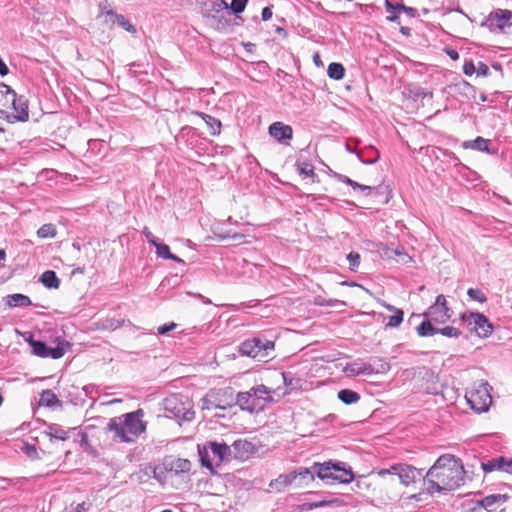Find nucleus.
Returning <instances> with one entry per match:
<instances>
[{"instance_id":"nucleus-1","label":"nucleus","mask_w":512,"mask_h":512,"mask_svg":"<svg viewBox=\"0 0 512 512\" xmlns=\"http://www.w3.org/2000/svg\"><path fill=\"white\" fill-rule=\"evenodd\" d=\"M142 409L113 417L107 424V431L113 434L114 441L130 443L146 430Z\"/></svg>"},{"instance_id":"nucleus-2","label":"nucleus","mask_w":512,"mask_h":512,"mask_svg":"<svg viewBox=\"0 0 512 512\" xmlns=\"http://www.w3.org/2000/svg\"><path fill=\"white\" fill-rule=\"evenodd\" d=\"M464 474L461 461L451 454L440 456L428 470V475L440 480V483L449 491L464 483Z\"/></svg>"},{"instance_id":"nucleus-3","label":"nucleus","mask_w":512,"mask_h":512,"mask_svg":"<svg viewBox=\"0 0 512 512\" xmlns=\"http://www.w3.org/2000/svg\"><path fill=\"white\" fill-rule=\"evenodd\" d=\"M2 117L8 123L26 122L29 120V101L24 95H18L11 86L2 82Z\"/></svg>"},{"instance_id":"nucleus-4","label":"nucleus","mask_w":512,"mask_h":512,"mask_svg":"<svg viewBox=\"0 0 512 512\" xmlns=\"http://www.w3.org/2000/svg\"><path fill=\"white\" fill-rule=\"evenodd\" d=\"M314 472L326 484H334L335 482L348 484L354 480V473L351 467L341 461L315 462Z\"/></svg>"},{"instance_id":"nucleus-5","label":"nucleus","mask_w":512,"mask_h":512,"mask_svg":"<svg viewBox=\"0 0 512 512\" xmlns=\"http://www.w3.org/2000/svg\"><path fill=\"white\" fill-rule=\"evenodd\" d=\"M200 463L210 472H214L213 461L217 466L224 462H230V446L223 441H207L203 445H197Z\"/></svg>"},{"instance_id":"nucleus-6","label":"nucleus","mask_w":512,"mask_h":512,"mask_svg":"<svg viewBox=\"0 0 512 512\" xmlns=\"http://www.w3.org/2000/svg\"><path fill=\"white\" fill-rule=\"evenodd\" d=\"M164 410L168 418L178 422L192 421L195 417L192 402L182 394H172L164 399Z\"/></svg>"},{"instance_id":"nucleus-7","label":"nucleus","mask_w":512,"mask_h":512,"mask_svg":"<svg viewBox=\"0 0 512 512\" xmlns=\"http://www.w3.org/2000/svg\"><path fill=\"white\" fill-rule=\"evenodd\" d=\"M372 473L383 479H386L388 476H397L400 483L404 486H409L415 483L417 478L423 477L422 469H418L406 463H396L389 468L374 469Z\"/></svg>"},{"instance_id":"nucleus-8","label":"nucleus","mask_w":512,"mask_h":512,"mask_svg":"<svg viewBox=\"0 0 512 512\" xmlns=\"http://www.w3.org/2000/svg\"><path fill=\"white\" fill-rule=\"evenodd\" d=\"M274 342L265 337L256 336L246 339L239 346V352L243 356L251 357L259 362L265 361L274 351Z\"/></svg>"},{"instance_id":"nucleus-9","label":"nucleus","mask_w":512,"mask_h":512,"mask_svg":"<svg viewBox=\"0 0 512 512\" xmlns=\"http://www.w3.org/2000/svg\"><path fill=\"white\" fill-rule=\"evenodd\" d=\"M453 311L447 306V301L444 295H438L435 302L427 308L422 314L413 313L410 320L414 317H424L423 321H428L431 325L444 324L452 316Z\"/></svg>"},{"instance_id":"nucleus-10","label":"nucleus","mask_w":512,"mask_h":512,"mask_svg":"<svg viewBox=\"0 0 512 512\" xmlns=\"http://www.w3.org/2000/svg\"><path fill=\"white\" fill-rule=\"evenodd\" d=\"M26 341L30 346L31 353L40 358L60 359L70 347V343L65 340H59L57 346L51 347L44 341L34 339L33 335H30Z\"/></svg>"},{"instance_id":"nucleus-11","label":"nucleus","mask_w":512,"mask_h":512,"mask_svg":"<svg viewBox=\"0 0 512 512\" xmlns=\"http://www.w3.org/2000/svg\"><path fill=\"white\" fill-rule=\"evenodd\" d=\"M491 386L485 382L478 389L468 392L465 396L470 408L478 413L486 412L492 402Z\"/></svg>"},{"instance_id":"nucleus-12","label":"nucleus","mask_w":512,"mask_h":512,"mask_svg":"<svg viewBox=\"0 0 512 512\" xmlns=\"http://www.w3.org/2000/svg\"><path fill=\"white\" fill-rule=\"evenodd\" d=\"M482 25L487 26L491 31L498 29L504 31L512 26V11L508 9L493 10Z\"/></svg>"},{"instance_id":"nucleus-13","label":"nucleus","mask_w":512,"mask_h":512,"mask_svg":"<svg viewBox=\"0 0 512 512\" xmlns=\"http://www.w3.org/2000/svg\"><path fill=\"white\" fill-rule=\"evenodd\" d=\"M416 332L419 337H430L435 334H441L449 338H458L461 335V331L458 328L452 326L437 328L435 325H431L428 321H422L416 327Z\"/></svg>"},{"instance_id":"nucleus-14","label":"nucleus","mask_w":512,"mask_h":512,"mask_svg":"<svg viewBox=\"0 0 512 512\" xmlns=\"http://www.w3.org/2000/svg\"><path fill=\"white\" fill-rule=\"evenodd\" d=\"M468 326H471L470 330L482 338L489 337L493 331L492 323L484 314L479 312L470 313L468 316Z\"/></svg>"},{"instance_id":"nucleus-15","label":"nucleus","mask_w":512,"mask_h":512,"mask_svg":"<svg viewBox=\"0 0 512 512\" xmlns=\"http://www.w3.org/2000/svg\"><path fill=\"white\" fill-rule=\"evenodd\" d=\"M508 500L509 496L507 494H491L486 497H483L482 499L475 500V507L473 508V511L476 510L477 507H480L488 512H496Z\"/></svg>"},{"instance_id":"nucleus-16","label":"nucleus","mask_w":512,"mask_h":512,"mask_svg":"<svg viewBox=\"0 0 512 512\" xmlns=\"http://www.w3.org/2000/svg\"><path fill=\"white\" fill-rule=\"evenodd\" d=\"M481 468L485 473L501 471L512 474V458L498 456L481 462Z\"/></svg>"},{"instance_id":"nucleus-17","label":"nucleus","mask_w":512,"mask_h":512,"mask_svg":"<svg viewBox=\"0 0 512 512\" xmlns=\"http://www.w3.org/2000/svg\"><path fill=\"white\" fill-rule=\"evenodd\" d=\"M230 451L231 460H247L255 452V446L250 441L238 439L230 446Z\"/></svg>"},{"instance_id":"nucleus-18","label":"nucleus","mask_w":512,"mask_h":512,"mask_svg":"<svg viewBox=\"0 0 512 512\" xmlns=\"http://www.w3.org/2000/svg\"><path fill=\"white\" fill-rule=\"evenodd\" d=\"M248 413H258L264 410V405H258L251 391L238 392L235 396V406Z\"/></svg>"},{"instance_id":"nucleus-19","label":"nucleus","mask_w":512,"mask_h":512,"mask_svg":"<svg viewBox=\"0 0 512 512\" xmlns=\"http://www.w3.org/2000/svg\"><path fill=\"white\" fill-rule=\"evenodd\" d=\"M269 134L279 143L288 144L293 137V129L291 126L282 122H274L269 126Z\"/></svg>"},{"instance_id":"nucleus-20","label":"nucleus","mask_w":512,"mask_h":512,"mask_svg":"<svg viewBox=\"0 0 512 512\" xmlns=\"http://www.w3.org/2000/svg\"><path fill=\"white\" fill-rule=\"evenodd\" d=\"M491 140L483 138L481 136L476 137L473 140L464 141L462 147L464 149H471L475 151L485 152L490 155L497 153L496 149H491Z\"/></svg>"},{"instance_id":"nucleus-21","label":"nucleus","mask_w":512,"mask_h":512,"mask_svg":"<svg viewBox=\"0 0 512 512\" xmlns=\"http://www.w3.org/2000/svg\"><path fill=\"white\" fill-rule=\"evenodd\" d=\"M249 391L252 392V396L258 405H266L267 403H273L274 390H271L264 384L253 386Z\"/></svg>"},{"instance_id":"nucleus-22","label":"nucleus","mask_w":512,"mask_h":512,"mask_svg":"<svg viewBox=\"0 0 512 512\" xmlns=\"http://www.w3.org/2000/svg\"><path fill=\"white\" fill-rule=\"evenodd\" d=\"M213 406L220 410H227L235 406V397L232 388L220 389L217 393Z\"/></svg>"},{"instance_id":"nucleus-23","label":"nucleus","mask_w":512,"mask_h":512,"mask_svg":"<svg viewBox=\"0 0 512 512\" xmlns=\"http://www.w3.org/2000/svg\"><path fill=\"white\" fill-rule=\"evenodd\" d=\"M344 371L348 375L352 376L371 375L374 373V368L372 367L371 364L358 360L347 364L344 368Z\"/></svg>"},{"instance_id":"nucleus-24","label":"nucleus","mask_w":512,"mask_h":512,"mask_svg":"<svg viewBox=\"0 0 512 512\" xmlns=\"http://www.w3.org/2000/svg\"><path fill=\"white\" fill-rule=\"evenodd\" d=\"M294 474L296 477V485L298 487H301L303 485H308L309 483L313 482L315 479V472H314V464L311 468L307 467H298L294 470Z\"/></svg>"},{"instance_id":"nucleus-25","label":"nucleus","mask_w":512,"mask_h":512,"mask_svg":"<svg viewBox=\"0 0 512 512\" xmlns=\"http://www.w3.org/2000/svg\"><path fill=\"white\" fill-rule=\"evenodd\" d=\"M192 114L200 117L205 122L212 136L220 134L222 124L219 119L199 111H193Z\"/></svg>"},{"instance_id":"nucleus-26","label":"nucleus","mask_w":512,"mask_h":512,"mask_svg":"<svg viewBox=\"0 0 512 512\" xmlns=\"http://www.w3.org/2000/svg\"><path fill=\"white\" fill-rule=\"evenodd\" d=\"M106 15L109 17L110 21L113 23H117L119 26H121L124 30H126L129 33L135 34L137 32L136 27L129 22L122 14H117L112 9L108 10L106 12Z\"/></svg>"},{"instance_id":"nucleus-27","label":"nucleus","mask_w":512,"mask_h":512,"mask_svg":"<svg viewBox=\"0 0 512 512\" xmlns=\"http://www.w3.org/2000/svg\"><path fill=\"white\" fill-rule=\"evenodd\" d=\"M296 482L294 471H292L288 474H281L278 478L272 480L269 486L277 491H281L287 486L296 484Z\"/></svg>"},{"instance_id":"nucleus-28","label":"nucleus","mask_w":512,"mask_h":512,"mask_svg":"<svg viewBox=\"0 0 512 512\" xmlns=\"http://www.w3.org/2000/svg\"><path fill=\"white\" fill-rule=\"evenodd\" d=\"M4 300H5V304L10 308L27 307L32 304L31 299L28 296H26L24 294H20V293L7 295L4 298Z\"/></svg>"},{"instance_id":"nucleus-29","label":"nucleus","mask_w":512,"mask_h":512,"mask_svg":"<svg viewBox=\"0 0 512 512\" xmlns=\"http://www.w3.org/2000/svg\"><path fill=\"white\" fill-rule=\"evenodd\" d=\"M422 478L424 481L425 490H426L427 494L434 495L435 493H441V492L447 491L446 487L440 483V480H438L437 478H434V477H430L428 475V471L426 472L425 475H423Z\"/></svg>"},{"instance_id":"nucleus-30","label":"nucleus","mask_w":512,"mask_h":512,"mask_svg":"<svg viewBox=\"0 0 512 512\" xmlns=\"http://www.w3.org/2000/svg\"><path fill=\"white\" fill-rule=\"evenodd\" d=\"M357 157L363 164L371 165L379 160L380 155L375 147L368 146L365 149L359 151V153H357Z\"/></svg>"},{"instance_id":"nucleus-31","label":"nucleus","mask_w":512,"mask_h":512,"mask_svg":"<svg viewBox=\"0 0 512 512\" xmlns=\"http://www.w3.org/2000/svg\"><path fill=\"white\" fill-rule=\"evenodd\" d=\"M384 6L386 11L398 10V12H404L407 16L411 18H416L419 16L418 10L414 7H409L400 3H393L390 0L384 1Z\"/></svg>"},{"instance_id":"nucleus-32","label":"nucleus","mask_w":512,"mask_h":512,"mask_svg":"<svg viewBox=\"0 0 512 512\" xmlns=\"http://www.w3.org/2000/svg\"><path fill=\"white\" fill-rule=\"evenodd\" d=\"M45 434L50 437L51 441L53 439L65 441L69 438L68 431L61 425L55 423L47 425Z\"/></svg>"},{"instance_id":"nucleus-33","label":"nucleus","mask_w":512,"mask_h":512,"mask_svg":"<svg viewBox=\"0 0 512 512\" xmlns=\"http://www.w3.org/2000/svg\"><path fill=\"white\" fill-rule=\"evenodd\" d=\"M168 470L175 474L188 473L191 470L192 463L188 459L177 458L168 464Z\"/></svg>"},{"instance_id":"nucleus-34","label":"nucleus","mask_w":512,"mask_h":512,"mask_svg":"<svg viewBox=\"0 0 512 512\" xmlns=\"http://www.w3.org/2000/svg\"><path fill=\"white\" fill-rule=\"evenodd\" d=\"M39 404L45 407L61 406L62 402L58 399L57 395L50 389L43 390L40 394Z\"/></svg>"},{"instance_id":"nucleus-35","label":"nucleus","mask_w":512,"mask_h":512,"mask_svg":"<svg viewBox=\"0 0 512 512\" xmlns=\"http://www.w3.org/2000/svg\"><path fill=\"white\" fill-rule=\"evenodd\" d=\"M39 281L48 289H58L60 286V279L53 270H47L42 273Z\"/></svg>"},{"instance_id":"nucleus-36","label":"nucleus","mask_w":512,"mask_h":512,"mask_svg":"<svg viewBox=\"0 0 512 512\" xmlns=\"http://www.w3.org/2000/svg\"><path fill=\"white\" fill-rule=\"evenodd\" d=\"M344 504V501L340 498H336V497H331V498H325V499H322L320 501H317V502H312V503H305L304 504V507L307 509V510H312V509H315V508H320V507H326V506H342Z\"/></svg>"},{"instance_id":"nucleus-37","label":"nucleus","mask_w":512,"mask_h":512,"mask_svg":"<svg viewBox=\"0 0 512 512\" xmlns=\"http://www.w3.org/2000/svg\"><path fill=\"white\" fill-rule=\"evenodd\" d=\"M338 399L346 404L352 405L357 403L360 400V394L351 389H342L337 394Z\"/></svg>"},{"instance_id":"nucleus-38","label":"nucleus","mask_w":512,"mask_h":512,"mask_svg":"<svg viewBox=\"0 0 512 512\" xmlns=\"http://www.w3.org/2000/svg\"><path fill=\"white\" fill-rule=\"evenodd\" d=\"M386 308L388 310L394 312V314L388 318V322L386 323V326L390 327V328L398 327L403 321L404 312L401 309L396 308L392 305H387Z\"/></svg>"},{"instance_id":"nucleus-39","label":"nucleus","mask_w":512,"mask_h":512,"mask_svg":"<svg viewBox=\"0 0 512 512\" xmlns=\"http://www.w3.org/2000/svg\"><path fill=\"white\" fill-rule=\"evenodd\" d=\"M204 9L206 15L209 16L211 12L219 13L223 9H228V4L225 0H209L204 3Z\"/></svg>"},{"instance_id":"nucleus-40","label":"nucleus","mask_w":512,"mask_h":512,"mask_svg":"<svg viewBox=\"0 0 512 512\" xmlns=\"http://www.w3.org/2000/svg\"><path fill=\"white\" fill-rule=\"evenodd\" d=\"M327 74L331 79L341 80L345 75V68L341 63L332 62L328 66Z\"/></svg>"},{"instance_id":"nucleus-41","label":"nucleus","mask_w":512,"mask_h":512,"mask_svg":"<svg viewBox=\"0 0 512 512\" xmlns=\"http://www.w3.org/2000/svg\"><path fill=\"white\" fill-rule=\"evenodd\" d=\"M56 227L54 224H44L42 225L38 231H37V236L39 238H43V239H46V238H54L56 236Z\"/></svg>"},{"instance_id":"nucleus-42","label":"nucleus","mask_w":512,"mask_h":512,"mask_svg":"<svg viewBox=\"0 0 512 512\" xmlns=\"http://www.w3.org/2000/svg\"><path fill=\"white\" fill-rule=\"evenodd\" d=\"M21 450L31 460L40 459L39 452L35 445L29 444V443H23L21 446Z\"/></svg>"},{"instance_id":"nucleus-43","label":"nucleus","mask_w":512,"mask_h":512,"mask_svg":"<svg viewBox=\"0 0 512 512\" xmlns=\"http://www.w3.org/2000/svg\"><path fill=\"white\" fill-rule=\"evenodd\" d=\"M467 295L469 296L470 299H472L474 301H477L480 303L487 302L486 295L482 292V290H480L478 288H469L467 290Z\"/></svg>"},{"instance_id":"nucleus-44","label":"nucleus","mask_w":512,"mask_h":512,"mask_svg":"<svg viewBox=\"0 0 512 512\" xmlns=\"http://www.w3.org/2000/svg\"><path fill=\"white\" fill-rule=\"evenodd\" d=\"M247 3L248 0H232L231 4L228 5V9H230L234 14L238 15L245 10Z\"/></svg>"},{"instance_id":"nucleus-45","label":"nucleus","mask_w":512,"mask_h":512,"mask_svg":"<svg viewBox=\"0 0 512 512\" xmlns=\"http://www.w3.org/2000/svg\"><path fill=\"white\" fill-rule=\"evenodd\" d=\"M158 257L168 259L172 257V253L168 245L158 242L155 246Z\"/></svg>"},{"instance_id":"nucleus-46","label":"nucleus","mask_w":512,"mask_h":512,"mask_svg":"<svg viewBox=\"0 0 512 512\" xmlns=\"http://www.w3.org/2000/svg\"><path fill=\"white\" fill-rule=\"evenodd\" d=\"M298 171L301 175L307 176V177H314V166L311 163L308 162H302L300 164H297Z\"/></svg>"},{"instance_id":"nucleus-47","label":"nucleus","mask_w":512,"mask_h":512,"mask_svg":"<svg viewBox=\"0 0 512 512\" xmlns=\"http://www.w3.org/2000/svg\"><path fill=\"white\" fill-rule=\"evenodd\" d=\"M346 259L348 260L349 262V269L351 271H356V269L359 267L360 265V260H361V257H360V254L357 253V252H350L347 256H346Z\"/></svg>"},{"instance_id":"nucleus-48","label":"nucleus","mask_w":512,"mask_h":512,"mask_svg":"<svg viewBox=\"0 0 512 512\" xmlns=\"http://www.w3.org/2000/svg\"><path fill=\"white\" fill-rule=\"evenodd\" d=\"M126 321L124 319L109 318L104 321L103 327L109 330H116L124 326Z\"/></svg>"},{"instance_id":"nucleus-49","label":"nucleus","mask_w":512,"mask_h":512,"mask_svg":"<svg viewBox=\"0 0 512 512\" xmlns=\"http://www.w3.org/2000/svg\"><path fill=\"white\" fill-rule=\"evenodd\" d=\"M335 177L338 179V181L342 182V183H345L349 186H351L354 190L357 189V187H360V183L352 180L351 178H349L348 176L346 175H343V174H336Z\"/></svg>"},{"instance_id":"nucleus-50","label":"nucleus","mask_w":512,"mask_h":512,"mask_svg":"<svg viewBox=\"0 0 512 512\" xmlns=\"http://www.w3.org/2000/svg\"><path fill=\"white\" fill-rule=\"evenodd\" d=\"M176 327H177L176 323L168 322V323H165V324L159 326L157 328V333L160 335H165V334L171 332L172 330H174Z\"/></svg>"},{"instance_id":"nucleus-51","label":"nucleus","mask_w":512,"mask_h":512,"mask_svg":"<svg viewBox=\"0 0 512 512\" xmlns=\"http://www.w3.org/2000/svg\"><path fill=\"white\" fill-rule=\"evenodd\" d=\"M476 72V67L473 61H466L463 65V73L466 76H472Z\"/></svg>"},{"instance_id":"nucleus-52","label":"nucleus","mask_w":512,"mask_h":512,"mask_svg":"<svg viewBox=\"0 0 512 512\" xmlns=\"http://www.w3.org/2000/svg\"><path fill=\"white\" fill-rule=\"evenodd\" d=\"M142 234L144 235L149 244L155 246L158 243L157 238L152 234V232L147 227H145L142 230Z\"/></svg>"},{"instance_id":"nucleus-53","label":"nucleus","mask_w":512,"mask_h":512,"mask_svg":"<svg viewBox=\"0 0 512 512\" xmlns=\"http://www.w3.org/2000/svg\"><path fill=\"white\" fill-rule=\"evenodd\" d=\"M283 383L286 387H294V377L291 372H282L281 373Z\"/></svg>"},{"instance_id":"nucleus-54","label":"nucleus","mask_w":512,"mask_h":512,"mask_svg":"<svg viewBox=\"0 0 512 512\" xmlns=\"http://www.w3.org/2000/svg\"><path fill=\"white\" fill-rule=\"evenodd\" d=\"M387 12L389 13V15L386 17V20L388 22L400 24V16H399V14L401 12H398V10H392V11H387Z\"/></svg>"},{"instance_id":"nucleus-55","label":"nucleus","mask_w":512,"mask_h":512,"mask_svg":"<svg viewBox=\"0 0 512 512\" xmlns=\"http://www.w3.org/2000/svg\"><path fill=\"white\" fill-rule=\"evenodd\" d=\"M476 73L479 76H488L489 75V67L483 62H478V66L476 68Z\"/></svg>"},{"instance_id":"nucleus-56","label":"nucleus","mask_w":512,"mask_h":512,"mask_svg":"<svg viewBox=\"0 0 512 512\" xmlns=\"http://www.w3.org/2000/svg\"><path fill=\"white\" fill-rule=\"evenodd\" d=\"M414 96L417 97V98H422V99H424V98H426L428 96L431 98L432 97V93L426 91V89H424V88L418 87L414 91Z\"/></svg>"},{"instance_id":"nucleus-57","label":"nucleus","mask_w":512,"mask_h":512,"mask_svg":"<svg viewBox=\"0 0 512 512\" xmlns=\"http://www.w3.org/2000/svg\"><path fill=\"white\" fill-rule=\"evenodd\" d=\"M272 9L270 7H264L261 12V17L263 21H267L272 17Z\"/></svg>"},{"instance_id":"nucleus-58","label":"nucleus","mask_w":512,"mask_h":512,"mask_svg":"<svg viewBox=\"0 0 512 512\" xmlns=\"http://www.w3.org/2000/svg\"><path fill=\"white\" fill-rule=\"evenodd\" d=\"M229 22L224 17L217 18V29L223 30L226 26H228Z\"/></svg>"},{"instance_id":"nucleus-59","label":"nucleus","mask_w":512,"mask_h":512,"mask_svg":"<svg viewBox=\"0 0 512 512\" xmlns=\"http://www.w3.org/2000/svg\"><path fill=\"white\" fill-rule=\"evenodd\" d=\"M443 154L445 156H447L450 160H452L453 162H455L456 164L460 163L459 162V158L456 156V154L452 151H448V150H445L443 152Z\"/></svg>"},{"instance_id":"nucleus-60","label":"nucleus","mask_w":512,"mask_h":512,"mask_svg":"<svg viewBox=\"0 0 512 512\" xmlns=\"http://www.w3.org/2000/svg\"><path fill=\"white\" fill-rule=\"evenodd\" d=\"M356 190H360V191L364 192L366 195H369L372 192L373 187L360 184V187H357Z\"/></svg>"},{"instance_id":"nucleus-61","label":"nucleus","mask_w":512,"mask_h":512,"mask_svg":"<svg viewBox=\"0 0 512 512\" xmlns=\"http://www.w3.org/2000/svg\"><path fill=\"white\" fill-rule=\"evenodd\" d=\"M447 55L452 59V60H457L459 58V53L454 50V49H449L447 51Z\"/></svg>"},{"instance_id":"nucleus-62","label":"nucleus","mask_w":512,"mask_h":512,"mask_svg":"<svg viewBox=\"0 0 512 512\" xmlns=\"http://www.w3.org/2000/svg\"><path fill=\"white\" fill-rule=\"evenodd\" d=\"M399 31L402 35L406 37H409L411 35V29L409 27L401 26Z\"/></svg>"},{"instance_id":"nucleus-63","label":"nucleus","mask_w":512,"mask_h":512,"mask_svg":"<svg viewBox=\"0 0 512 512\" xmlns=\"http://www.w3.org/2000/svg\"><path fill=\"white\" fill-rule=\"evenodd\" d=\"M243 46L247 52H253L255 49V44L251 42L243 43Z\"/></svg>"},{"instance_id":"nucleus-64","label":"nucleus","mask_w":512,"mask_h":512,"mask_svg":"<svg viewBox=\"0 0 512 512\" xmlns=\"http://www.w3.org/2000/svg\"><path fill=\"white\" fill-rule=\"evenodd\" d=\"M196 297H197L198 299H200V300H201L204 304H206V305H210V304H212V301H211L209 298H207V297H205V296H203V295H201V294H197V295H196Z\"/></svg>"}]
</instances>
